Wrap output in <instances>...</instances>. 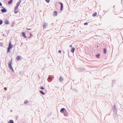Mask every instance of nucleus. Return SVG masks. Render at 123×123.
I'll return each mask as SVG.
<instances>
[{"mask_svg": "<svg viewBox=\"0 0 123 123\" xmlns=\"http://www.w3.org/2000/svg\"><path fill=\"white\" fill-rule=\"evenodd\" d=\"M12 59H11L10 60V61L8 63V66L9 68L13 72L14 71V70L12 68Z\"/></svg>", "mask_w": 123, "mask_h": 123, "instance_id": "f257e3e1", "label": "nucleus"}, {"mask_svg": "<svg viewBox=\"0 0 123 123\" xmlns=\"http://www.w3.org/2000/svg\"><path fill=\"white\" fill-rule=\"evenodd\" d=\"M113 112L114 113H116L117 110L116 108V105H114L113 106Z\"/></svg>", "mask_w": 123, "mask_h": 123, "instance_id": "f03ea898", "label": "nucleus"}, {"mask_svg": "<svg viewBox=\"0 0 123 123\" xmlns=\"http://www.w3.org/2000/svg\"><path fill=\"white\" fill-rule=\"evenodd\" d=\"M1 11L2 13H5L7 11V10L5 8H4L1 10Z\"/></svg>", "mask_w": 123, "mask_h": 123, "instance_id": "7ed1b4c3", "label": "nucleus"}, {"mask_svg": "<svg viewBox=\"0 0 123 123\" xmlns=\"http://www.w3.org/2000/svg\"><path fill=\"white\" fill-rule=\"evenodd\" d=\"M63 114L66 117H68V113L67 112L66 110L64 111Z\"/></svg>", "mask_w": 123, "mask_h": 123, "instance_id": "20e7f679", "label": "nucleus"}, {"mask_svg": "<svg viewBox=\"0 0 123 123\" xmlns=\"http://www.w3.org/2000/svg\"><path fill=\"white\" fill-rule=\"evenodd\" d=\"M59 3L61 5L60 10L62 11L63 9V4L61 2H59Z\"/></svg>", "mask_w": 123, "mask_h": 123, "instance_id": "39448f33", "label": "nucleus"}, {"mask_svg": "<svg viewBox=\"0 0 123 123\" xmlns=\"http://www.w3.org/2000/svg\"><path fill=\"white\" fill-rule=\"evenodd\" d=\"M22 35L24 37L27 38V37L26 36L25 33L24 32H23L22 33Z\"/></svg>", "mask_w": 123, "mask_h": 123, "instance_id": "423d86ee", "label": "nucleus"}, {"mask_svg": "<svg viewBox=\"0 0 123 123\" xmlns=\"http://www.w3.org/2000/svg\"><path fill=\"white\" fill-rule=\"evenodd\" d=\"M64 80L63 78H62L61 76L59 78V81L61 82H62Z\"/></svg>", "mask_w": 123, "mask_h": 123, "instance_id": "0eeeda50", "label": "nucleus"}, {"mask_svg": "<svg viewBox=\"0 0 123 123\" xmlns=\"http://www.w3.org/2000/svg\"><path fill=\"white\" fill-rule=\"evenodd\" d=\"M65 110H66L64 108H62L61 109L60 111L61 113H62L63 111H65Z\"/></svg>", "mask_w": 123, "mask_h": 123, "instance_id": "6e6552de", "label": "nucleus"}, {"mask_svg": "<svg viewBox=\"0 0 123 123\" xmlns=\"http://www.w3.org/2000/svg\"><path fill=\"white\" fill-rule=\"evenodd\" d=\"M16 60L18 61L20 59V60H21V59L20 58V56H18L16 58Z\"/></svg>", "mask_w": 123, "mask_h": 123, "instance_id": "1a4fd4ad", "label": "nucleus"}, {"mask_svg": "<svg viewBox=\"0 0 123 123\" xmlns=\"http://www.w3.org/2000/svg\"><path fill=\"white\" fill-rule=\"evenodd\" d=\"M53 15L56 16L57 15V12L56 11H55L53 12Z\"/></svg>", "mask_w": 123, "mask_h": 123, "instance_id": "9d476101", "label": "nucleus"}, {"mask_svg": "<svg viewBox=\"0 0 123 123\" xmlns=\"http://www.w3.org/2000/svg\"><path fill=\"white\" fill-rule=\"evenodd\" d=\"M8 47H10L11 49L13 47L12 45V44H11V42H10V43H9V44Z\"/></svg>", "mask_w": 123, "mask_h": 123, "instance_id": "9b49d317", "label": "nucleus"}, {"mask_svg": "<svg viewBox=\"0 0 123 123\" xmlns=\"http://www.w3.org/2000/svg\"><path fill=\"white\" fill-rule=\"evenodd\" d=\"M4 23L6 24H9V21L7 20H6L5 21Z\"/></svg>", "mask_w": 123, "mask_h": 123, "instance_id": "f8f14e48", "label": "nucleus"}, {"mask_svg": "<svg viewBox=\"0 0 123 123\" xmlns=\"http://www.w3.org/2000/svg\"><path fill=\"white\" fill-rule=\"evenodd\" d=\"M75 50V48L74 47L72 48L71 50V52L73 53H74Z\"/></svg>", "mask_w": 123, "mask_h": 123, "instance_id": "ddd939ff", "label": "nucleus"}, {"mask_svg": "<svg viewBox=\"0 0 123 123\" xmlns=\"http://www.w3.org/2000/svg\"><path fill=\"white\" fill-rule=\"evenodd\" d=\"M13 0H10L8 2V4L9 5L11 4Z\"/></svg>", "mask_w": 123, "mask_h": 123, "instance_id": "4468645a", "label": "nucleus"}, {"mask_svg": "<svg viewBox=\"0 0 123 123\" xmlns=\"http://www.w3.org/2000/svg\"><path fill=\"white\" fill-rule=\"evenodd\" d=\"M40 91V93L43 94V95H44L45 94V93L44 92H43L42 91H41V90H40L39 91Z\"/></svg>", "mask_w": 123, "mask_h": 123, "instance_id": "2eb2a0df", "label": "nucleus"}, {"mask_svg": "<svg viewBox=\"0 0 123 123\" xmlns=\"http://www.w3.org/2000/svg\"><path fill=\"white\" fill-rule=\"evenodd\" d=\"M97 14V13L96 12H95L92 14V16L93 17H95L96 16Z\"/></svg>", "mask_w": 123, "mask_h": 123, "instance_id": "dca6fc26", "label": "nucleus"}, {"mask_svg": "<svg viewBox=\"0 0 123 123\" xmlns=\"http://www.w3.org/2000/svg\"><path fill=\"white\" fill-rule=\"evenodd\" d=\"M104 50V53L105 54H106V49L105 48H104L103 49Z\"/></svg>", "mask_w": 123, "mask_h": 123, "instance_id": "f3484780", "label": "nucleus"}, {"mask_svg": "<svg viewBox=\"0 0 123 123\" xmlns=\"http://www.w3.org/2000/svg\"><path fill=\"white\" fill-rule=\"evenodd\" d=\"M8 123H14V122L12 120H10L8 122Z\"/></svg>", "mask_w": 123, "mask_h": 123, "instance_id": "a211bd4d", "label": "nucleus"}, {"mask_svg": "<svg viewBox=\"0 0 123 123\" xmlns=\"http://www.w3.org/2000/svg\"><path fill=\"white\" fill-rule=\"evenodd\" d=\"M100 55V54L99 53H98L96 55V57L97 58H99V57Z\"/></svg>", "mask_w": 123, "mask_h": 123, "instance_id": "6ab92c4d", "label": "nucleus"}, {"mask_svg": "<svg viewBox=\"0 0 123 123\" xmlns=\"http://www.w3.org/2000/svg\"><path fill=\"white\" fill-rule=\"evenodd\" d=\"M20 2H18L16 5V6L18 7L20 5Z\"/></svg>", "mask_w": 123, "mask_h": 123, "instance_id": "aec40b11", "label": "nucleus"}, {"mask_svg": "<svg viewBox=\"0 0 123 123\" xmlns=\"http://www.w3.org/2000/svg\"><path fill=\"white\" fill-rule=\"evenodd\" d=\"M11 49V48H10L9 47H8L7 49V52H9L10 50V49Z\"/></svg>", "mask_w": 123, "mask_h": 123, "instance_id": "412c9836", "label": "nucleus"}, {"mask_svg": "<svg viewBox=\"0 0 123 123\" xmlns=\"http://www.w3.org/2000/svg\"><path fill=\"white\" fill-rule=\"evenodd\" d=\"M80 70L83 71H84L85 70V68H80Z\"/></svg>", "mask_w": 123, "mask_h": 123, "instance_id": "4be33fe9", "label": "nucleus"}, {"mask_svg": "<svg viewBox=\"0 0 123 123\" xmlns=\"http://www.w3.org/2000/svg\"><path fill=\"white\" fill-rule=\"evenodd\" d=\"M14 11L15 14H16L18 12V11H17V10H14Z\"/></svg>", "mask_w": 123, "mask_h": 123, "instance_id": "5701e85b", "label": "nucleus"}, {"mask_svg": "<svg viewBox=\"0 0 123 123\" xmlns=\"http://www.w3.org/2000/svg\"><path fill=\"white\" fill-rule=\"evenodd\" d=\"M40 88L41 90H43L44 88L43 86H41L40 87Z\"/></svg>", "mask_w": 123, "mask_h": 123, "instance_id": "b1692460", "label": "nucleus"}, {"mask_svg": "<svg viewBox=\"0 0 123 123\" xmlns=\"http://www.w3.org/2000/svg\"><path fill=\"white\" fill-rule=\"evenodd\" d=\"M43 28L44 29L45 28H46V25L44 24L43 25Z\"/></svg>", "mask_w": 123, "mask_h": 123, "instance_id": "393cba45", "label": "nucleus"}, {"mask_svg": "<svg viewBox=\"0 0 123 123\" xmlns=\"http://www.w3.org/2000/svg\"><path fill=\"white\" fill-rule=\"evenodd\" d=\"M3 22L1 20H0V25H1L3 23Z\"/></svg>", "mask_w": 123, "mask_h": 123, "instance_id": "a878e982", "label": "nucleus"}, {"mask_svg": "<svg viewBox=\"0 0 123 123\" xmlns=\"http://www.w3.org/2000/svg\"><path fill=\"white\" fill-rule=\"evenodd\" d=\"M28 101L27 100H25L24 102V103L25 104H26L28 103Z\"/></svg>", "mask_w": 123, "mask_h": 123, "instance_id": "bb28decb", "label": "nucleus"}, {"mask_svg": "<svg viewBox=\"0 0 123 123\" xmlns=\"http://www.w3.org/2000/svg\"><path fill=\"white\" fill-rule=\"evenodd\" d=\"M18 6H16L15 7L14 10H17L18 9Z\"/></svg>", "mask_w": 123, "mask_h": 123, "instance_id": "cd10ccee", "label": "nucleus"}, {"mask_svg": "<svg viewBox=\"0 0 123 123\" xmlns=\"http://www.w3.org/2000/svg\"><path fill=\"white\" fill-rule=\"evenodd\" d=\"M46 2L47 3H49L50 1V0H45Z\"/></svg>", "mask_w": 123, "mask_h": 123, "instance_id": "c85d7f7f", "label": "nucleus"}, {"mask_svg": "<svg viewBox=\"0 0 123 123\" xmlns=\"http://www.w3.org/2000/svg\"><path fill=\"white\" fill-rule=\"evenodd\" d=\"M49 80H52V78L51 77H49Z\"/></svg>", "mask_w": 123, "mask_h": 123, "instance_id": "c756f323", "label": "nucleus"}, {"mask_svg": "<svg viewBox=\"0 0 123 123\" xmlns=\"http://www.w3.org/2000/svg\"><path fill=\"white\" fill-rule=\"evenodd\" d=\"M88 24V23H87V22H86V23H85L84 24V25H87V24Z\"/></svg>", "mask_w": 123, "mask_h": 123, "instance_id": "7c9ffc66", "label": "nucleus"}, {"mask_svg": "<svg viewBox=\"0 0 123 123\" xmlns=\"http://www.w3.org/2000/svg\"><path fill=\"white\" fill-rule=\"evenodd\" d=\"M26 29L27 30H31V28H26Z\"/></svg>", "mask_w": 123, "mask_h": 123, "instance_id": "2f4dec72", "label": "nucleus"}, {"mask_svg": "<svg viewBox=\"0 0 123 123\" xmlns=\"http://www.w3.org/2000/svg\"><path fill=\"white\" fill-rule=\"evenodd\" d=\"M58 52L59 53H61V50H59L58 51Z\"/></svg>", "mask_w": 123, "mask_h": 123, "instance_id": "473e14b6", "label": "nucleus"}, {"mask_svg": "<svg viewBox=\"0 0 123 123\" xmlns=\"http://www.w3.org/2000/svg\"><path fill=\"white\" fill-rule=\"evenodd\" d=\"M4 89L5 90H7V88L5 87L4 88Z\"/></svg>", "mask_w": 123, "mask_h": 123, "instance_id": "72a5a7b5", "label": "nucleus"}, {"mask_svg": "<svg viewBox=\"0 0 123 123\" xmlns=\"http://www.w3.org/2000/svg\"><path fill=\"white\" fill-rule=\"evenodd\" d=\"M2 4L1 2H0V6H2Z\"/></svg>", "mask_w": 123, "mask_h": 123, "instance_id": "f704fd0d", "label": "nucleus"}, {"mask_svg": "<svg viewBox=\"0 0 123 123\" xmlns=\"http://www.w3.org/2000/svg\"><path fill=\"white\" fill-rule=\"evenodd\" d=\"M30 36L31 37L32 35V34L31 33H30Z\"/></svg>", "mask_w": 123, "mask_h": 123, "instance_id": "c9c22d12", "label": "nucleus"}, {"mask_svg": "<svg viewBox=\"0 0 123 123\" xmlns=\"http://www.w3.org/2000/svg\"><path fill=\"white\" fill-rule=\"evenodd\" d=\"M72 47V45H70V46H69V47Z\"/></svg>", "mask_w": 123, "mask_h": 123, "instance_id": "e433bc0d", "label": "nucleus"}, {"mask_svg": "<svg viewBox=\"0 0 123 123\" xmlns=\"http://www.w3.org/2000/svg\"><path fill=\"white\" fill-rule=\"evenodd\" d=\"M21 2V0H20L18 2H20V3Z\"/></svg>", "mask_w": 123, "mask_h": 123, "instance_id": "4c0bfd02", "label": "nucleus"}, {"mask_svg": "<svg viewBox=\"0 0 123 123\" xmlns=\"http://www.w3.org/2000/svg\"><path fill=\"white\" fill-rule=\"evenodd\" d=\"M3 44V43H0V44Z\"/></svg>", "mask_w": 123, "mask_h": 123, "instance_id": "58836bf2", "label": "nucleus"}, {"mask_svg": "<svg viewBox=\"0 0 123 123\" xmlns=\"http://www.w3.org/2000/svg\"><path fill=\"white\" fill-rule=\"evenodd\" d=\"M12 110H11L10 111V112H12Z\"/></svg>", "mask_w": 123, "mask_h": 123, "instance_id": "ea45409f", "label": "nucleus"}, {"mask_svg": "<svg viewBox=\"0 0 123 123\" xmlns=\"http://www.w3.org/2000/svg\"><path fill=\"white\" fill-rule=\"evenodd\" d=\"M118 117H120V116H118Z\"/></svg>", "mask_w": 123, "mask_h": 123, "instance_id": "a19ab883", "label": "nucleus"}, {"mask_svg": "<svg viewBox=\"0 0 123 123\" xmlns=\"http://www.w3.org/2000/svg\"><path fill=\"white\" fill-rule=\"evenodd\" d=\"M31 36H30V37H29V38H31Z\"/></svg>", "mask_w": 123, "mask_h": 123, "instance_id": "79ce46f5", "label": "nucleus"}, {"mask_svg": "<svg viewBox=\"0 0 123 123\" xmlns=\"http://www.w3.org/2000/svg\"><path fill=\"white\" fill-rule=\"evenodd\" d=\"M97 47H98V46H97Z\"/></svg>", "mask_w": 123, "mask_h": 123, "instance_id": "37998d69", "label": "nucleus"}]
</instances>
